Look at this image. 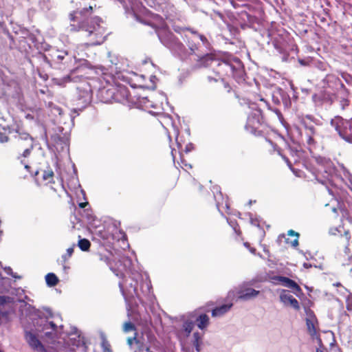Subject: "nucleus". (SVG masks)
Returning <instances> with one entry per match:
<instances>
[{
  "instance_id": "f257e3e1",
  "label": "nucleus",
  "mask_w": 352,
  "mask_h": 352,
  "mask_svg": "<svg viewBox=\"0 0 352 352\" xmlns=\"http://www.w3.org/2000/svg\"><path fill=\"white\" fill-rule=\"evenodd\" d=\"M155 11L162 13H155V33L160 42L175 56L185 60L189 55H194L201 62L200 65L212 67L222 82L226 78H232L239 84L245 82L246 74L244 65L239 58L228 54L221 58H213L210 54L211 44L205 35L192 28L173 24V29L176 32H188L185 34L188 50L179 38L166 29L168 25L167 21L173 22L175 20L173 6L166 2L158 3L157 6H155Z\"/></svg>"
},
{
  "instance_id": "f03ea898",
  "label": "nucleus",
  "mask_w": 352,
  "mask_h": 352,
  "mask_svg": "<svg viewBox=\"0 0 352 352\" xmlns=\"http://www.w3.org/2000/svg\"><path fill=\"white\" fill-rule=\"evenodd\" d=\"M93 11V6L84 8L80 11H74L69 15L70 30L72 32L85 31L87 32L89 45H98L106 38L105 29L100 24L102 19L99 16L88 18L87 14Z\"/></svg>"
},
{
  "instance_id": "7ed1b4c3",
  "label": "nucleus",
  "mask_w": 352,
  "mask_h": 352,
  "mask_svg": "<svg viewBox=\"0 0 352 352\" xmlns=\"http://www.w3.org/2000/svg\"><path fill=\"white\" fill-rule=\"evenodd\" d=\"M156 99L160 102V107H157L155 104V128L157 130H160V129L164 130L169 142H170V132L169 129L170 127L175 137L177 146L180 150L182 148V142L179 137V130L174 125L172 118L164 113L169 107L167 97L163 92L159 91L157 95L155 94Z\"/></svg>"
},
{
  "instance_id": "20e7f679",
  "label": "nucleus",
  "mask_w": 352,
  "mask_h": 352,
  "mask_svg": "<svg viewBox=\"0 0 352 352\" xmlns=\"http://www.w3.org/2000/svg\"><path fill=\"white\" fill-rule=\"evenodd\" d=\"M298 124L294 127L298 133L299 141L307 145L311 151L316 147L320 133L317 128L320 124L318 119L312 115H301L298 116Z\"/></svg>"
},
{
  "instance_id": "39448f33",
  "label": "nucleus",
  "mask_w": 352,
  "mask_h": 352,
  "mask_svg": "<svg viewBox=\"0 0 352 352\" xmlns=\"http://www.w3.org/2000/svg\"><path fill=\"white\" fill-rule=\"evenodd\" d=\"M14 131L15 135L12 142L13 150L19 154L17 159L24 164L25 168L28 170L30 166L25 164L23 158L28 157L34 149V139L28 133L22 131L19 126L14 129Z\"/></svg>"
},
{
  "instance_id": "423d86ee",
  "label": "nucleus",
  "mask_w": 352,
  "mask_h": 352,
  "mask_svg": "<svg viewBox=\"0 0 352 352\" xmlns=\"http://www.w3.org/2000/svg\"><path fill=\"white\" fill-rule=\"evenodd\" d=\"M322 84L324 89H331L337 95L342 109H345L349 105V91L338 76L333 74H327L322 80Z\"/></svg>"
},
{
  "instance_id": "0eeeda50",
  "label": "nucleus",
  "mask_w": 352,
  "mask_h": 352,
  "mask_svg": "<svg viewBox=\"0 0 352 352\" xmlns=\"http://www.w3.org/2000/svg\"><path fill=\"white\" fill-rule=\"evenodd\" d=\"M54 172L52 169L45 170L43 173V179L46 182L45 186V195L47 199L57 201L63 195L67 194L61 182L56 183L52 181L54 179Z\"/></svg>"
},
{
  "instance_id": "6e6552de",
  "label": "nucleus",
  "mask_w": 352,
  "mask_h": 352,
  "mask_svg": "<svg viewBox=\"0 0 352 352\" xmlns=\"http://www.w3.org/2000/svg\"><path fill=\"white\" fill-rule=\"evenodd\" d=\"M265 33L267 44L272 45L278 53L283 55V59L286 60L289 55V51L294 50V46L289 45L286 38L280 34L270 33L268 31Z\"/></svg>"
},
{
  "instance_id": "1a4fd4ad",
  "label": "nucleus",
  "mask_w": 352,
  "mask_h": 352,
  "mask_svg": "<svg viewBox=\"0 0 352 352\" xmlns=\"http://www.w3.org/2000/svg\"><path fill=\"white\" fill-rule=\"evenodd\" d=\"M317 162L320 168H318L316 172L313 173L318 182L326 184L327 182L331 181L336 170L335 166L331 160L326 158L319 157L317 159Z\"/></svg>"
},
{
  "instance_id": "9d476101",
  "label": "nucleus",
  "mask_w": 352,
  "mask_h": 352,
  "mask_svg": "<svg viewBox=\"0 0 352 352\" xmlns=\"http://www.w3.org/2000/svg\"><path fill=\"white\" fill-rule=\"evenodd\" d=\"M258 294L259 291L250 287L248 283H243L234 289L230 290L227 298L231 300L236 298V300L248 301L256 298Z\"/></svg>"
},
{
  "instance_id": "9b49d317",
  "label": "nucleus",
  "mask_w": 352,
  "mask_h": 352,
  "mask_svg": "<svg viewBox=\"0 0 352 352\" xmlns=\"http://www.w3.org/2000/svg\"><path fill=\"white\" fill-rule=\"evenodd\" d=\"M92 100V90L90 84L86 81L80 82L76 87L74 96L76 105L80 109L85 108Z\"/></svg>"
},
{
  "instance_id": "f8f14e48",
  "label": "nucleus",
  "mask_w": 352,
  "mask_h": 352,
  "mask_svg": "<svg viewBox=\"0 0 352 352\" xmlns=\"http://www.w3.org/2000/svg\"><path fill=\"white\" fill-rule=\"evenodd\" d=\"M331 125L335 128L341 138L352 143V119L347 120L336 118L331 120Z\"/></svg>"
},
{
  "instance_id": "ddd939ff",
  "label": "nucleus",
  "mask_w": 352,
  "mask_h": 352,
  "mask_svg": "<svg viewBox=\"0 0 352 352\" xmlns=\"http://www.w3.org/2000/svg\"><path fill=\"white\" fill-rule=\"evenodd\" d=\"M263 122L261 111L259 109H255L249 113L245 129L248 132L258 135L261 133L260 127Z\"/></svg>"
},
{
  "instance_id": "4468645a",
  "label": "nucleus",
  "mask_w": 352,
  "mask_h": 352,
  "mask_svg": "<svg viewBox=\"0 0 352 352\" xmlns=\"http://www.w3.org/2000/svg\"><path fill=\"white\" fill-rule=\"evenodd\" d=\"M312 100L317 107L325 106L329 107L333 102L338 100L337 95L334 93L329 92L327 89H324L323 91L312 96Z\"/></svg>"
},
{
  "instance_id": "2eb2a0df",
  "label": "nucleus",
  "mask_w": 352,
  "mask_h": 352,
  "mask_svg": "<svg viewBox=\"0 0 352 352\" xmlns=\"http://www.w3.org/2000/svg\"><path fill=\"white\" fill-rule=\"evenodd\" d=\"M272 98L274 104L277 105L282 104L285 109H288L292 104L289 94L281 88H276L274 90Z\"/></svg>"
},
{
  "instance_id": "dca6fc26",
  "label": "nucleus",
  "mask_w": 352,
  "mask_h": 352,
  "mask_svg": "<svg viewBox=\"0 0 352 352\" xmlns=\"http://www.w3.org/2000/svg\"><path fill=\"white\" fill-rule=\"evenodd\" d=\"M25 340L31 349L40 352H46L45 346L38 339L37 336L31 331H25Z\"/></svg>"
},
{
  "instance_id": "f3484780",
  "label": "nucleus",
  "mask_w": 352,
  "mask_h": 352,
  "mask_svg": "<svg viewBox=\"0 0 352 352\" xmlns=\"http://www.w3.org/2000/svg\"><path fill=\"white\" fill-rule=\"evenodd\" d=\"M114 102L124 103L129 101V91L124 85H115Z\"/></svg>"
},
{
  "instance_id": "a211bd4d",
  "label": "nucleus",
  "mask_w": 352,
  "mask_h": 352,
  "mask_svg": "<svg viewBox=\"0 0 352 352\" xmlns=\"http://www.w3.org/2000/svg\"><path fill=\"white\" fill-rule=\"evenodd\" d=\"M280 300L285 305L291 306L296 310L300 309L298 301L287 290H282L280 294Z\"/></svg>"
},
{
  "instance_id": "6ab92c4d",
  "label": "nucleus",
  "mask_w": 352,
  "mask_h": 352,
  "mask_svg": "<svg viewBox=\"0 0 352 352\" xmlns=\"http://www.w3.org/2000/svg\"><path fill=\"white\" fill-rule=\"evenodd\" d=\"M287 236L292 237L295 236V239L294 240H290L289 238L286 237L285 234H282L278 236L277 243L279 245H282V243H285L286 244H290L292 247H297L298 245L299 234L292 230H289L287 232Z\"/></svg>"
},
{
  "instance_id": "aec40b11",
  "label": "nucleus",
  "mask_w": 352,
  "mask_h": 352,
  "mask_svg": "<svg viewBox=\"0 0 352 352\" xmlns=\"http://www.w3.org/2000/svg\"><path fill=\"white\" fill-rule=\"evenodd\" d=\"M274 280L279 281L283 286L288 287L293 290L295 294H298L301 292V289L299 285L293 280L282 276H276L273 278Z\"/></svg>"
},
{
  "instance_id": "412c9836",
  "label": "nucleus",
  "mask_w": 352,
  "mask_h": 352,
  "mask_svg": "<svg viewBox=\"0 0 352 352\" xmlns=\"http://www.w3.org/2000/svg\"><path fill=\"white\" fill-rule=\"evenodd\" d=\"M115 89L114 85L103 87L100 90L99 95L101 100L104 103H112L114 102Z\"/></svg>"
},
{
  "instance_id": "4be33fe9",
  "label": "nucleus",
  "mask_w": 352,
  "mask_h": 352,
  "mask_svg": "<svg viewBox=\"0 0 352 352\" xmlns=\"http://www.w3.org/2000/svg\"><path fill=\"white\" fill-rule=\"evenodd\" d=\"M217 5L230 4L233 8H237L240 7L247 8L250 11V6L245 3L247 0H212Z\"/></svg>"
},
{
  "instance_id": "5701e85b",
  "label": "nucleus",
  "mask_w": 352,
  "mask_h": 352,
  "mask_svg": "<svg viewBox=\"0 0 352 352\" xmlns=\"http://www.w3.org/2000/svg\"><path fill=\"white\" fill-rule=\"evenodd\" d=\"M232 300H230V302L226 303L225 305H222L221 306L217 307L212 311V316L213 317H221L226 314L233 305Z\"/></svg>"
},
{
  "instance_id": "b1692460",
  "label": "nucleus",
  "mask_w": 352,
  "mask_h": 352,
  "mask_svg": "<svg viewBox=\"0 0 352 352\" xmlns=\"http://www.w3.org/2000/svg\"><path fill=\"white\" fill-rule=\"evenodd\" d=\"M195 323L192 320H186L184 321L182 329L179 331V336L187 338L190 336L194 327Z\"/></svg>"
},
{
  "instance_id": "393cba45",
  "label": "nucleus",
  "mask_w": 352,
  "mask_h": 352,
  "mask_svg": "<svg viewBox=\"0 0 352 352\" xmlns=\"http://www.w3.org/2000/svg\"><path fill=\"white\" fill-rule=\"evenodd\" d=\"M209 316L206 314H200L195 320L197 325L201 330L206 329L209 324Z\"/></svg>"
},
{
  "instance_id": "a878e982",
  "label": "nucleus",
  "mask_w": 352,
  "mask_h": 352,
  "mask_svg": "<svg viewBox=\"0 0 352 352\" xmlns=\"http://www.w3.org/2000/svg\"><path fill=\"white\" fill-rule=\"evenodd\" d=\"M68 54L67 52H56L54 54L51 55L52 61L56 64H63L65 62L63 61Z\"/></svg>"
},
{
  "instance_id": "bb28decb",
  "label": "nucleus",
  "mask_w": 352,
  "mask_h": 352,
  "mask_svg": "<svg viewBox=\"0 0 352 352\" xmlns=\"http://www.w3.org/2000/svg\"><path fill=\"white\" fill-rule=\"evenodd\" d=\"M140 103L144 111H148V113H150L151 115H153V111L151 110H148V109L150 107L151 108L153 107L154 104H153L152 101L148 100V97L141 98L140 100Z\"/></svg>"
},
{
  "instance_id": "cd10ccee",
  "label": "nucleus",
  "mask_w": 352,
  "mask_h": 352,
  "mask_svg": "<svg viewBox=\"0 0 352 352\" xmlns=\"http://www.w3.org/2000/svg\"><path fill=\"white\" fill-rule=\"evenodd\" d=\"M46 283L50 287L56 286L58 283V278L54 273H48L45 276Z\"/></svg>"
},
{
  "instance_id": "c85d7f7f",
  "label": "nucleus",
  "mask_w": 352,
  "mask_h": 352,
  "mask_svg": "<svg viewBox=\"0 0 352 352\" xmlns=\"http://www.w3.org/2000/svg\"><path fill=\"white\" fill-rule=\"evenodd\" d=\"M289 150L294 162H298L301 157L302 152L297 147H289Z\"/></svg>"
},
{
  "instance_id": "c756f323",
  "label": "nucleus",
  "mask_w": 352,
  "mask_h": 352,
  "mask_svg": "<svg viewBox=\"0 0 352 352\" xmlns=\"http://www.w3.org/2000/svg\"><path fill=\"white\" fill-rule=\"evenodd\" d=\"M78 245L82 251H88L90 248L91 243L87 239H81L78 241Z\"/></svg>"
},
{
  "instance_id": "7c9ffc66",
  "label": "nucleus",
  "mask_w": 352,
  "mask_h": 352,
  "mask_svg": "<svg viewBox=\"0 0 352 352\" xmlns=\"http://www.w3.org/2000/svg\"><path fill=\"white\" fill-rule=\"evenodd\" d=\"M210 18L214 21L218 22L219 20L222 21L226 23L225 17L222 13L219 11L213 10L211 13H210Z\"/></svg>"
},
{
  "instance_id": "2f4dec72",
  "label": "nucleus",
  "mask_w": 352,
  "mask_h": 352,
  "mask_svg": "<svg viewBox=\"0 0 352 352\" xmlns=\"http://www.w3.org/2000/svg\"><path fill=\"white\" fill-rule=\"evenodd\" d=\"M311 64L314 65L316 68L321 71H327L328 65L324 63L320 60H311Z\"/></svg>"
},
{
  "instance_id": "473e14b6",
  "label": "nucleus",
  "mask_w": 352,
  "mask_h": 352,
  "mask_svg": "<svg viewBox=\"0 0 352 352\" xmlns=\"http://www.w3.org/2000/svg\"><path fill=\"white\" fill-rule=\"evenodd\" d=\"M123 331L125 333H129L130 331H135V333L136 332V328H135V326L133 323H132L131 322L129 321V322H126L124 323L123 324Z\"/></svg>"
},
{
  "instance_id": "72a5a7b5",
  "label": "nucleus",
  "mask_w": 352,
  "mask_h": 352,
  "mask_svg": "<svg viewBox=\"0 0 352 352\" xmlns=\"http://www.w3.org/2000/svg\"><path fill=\"white\" fill-rule=\"evenodd\" d=\"M307 326L310 335L314 336L316 334V329L315 328L314 324L311 320L309 319L307 320Z\"/></svg>"
},
{
  "instance_id": "f704fd0d",
  "label": "nucleus",
  "mask_w": 352,
  "mask_h": 352,
  "mask_svg": "<svg viewBox=\"0 0 352 352\" xmlns=\"http://www.w3.org/2000/svg\"><path fill=\"white\" fill-rule=\"evenodd\" d=\"M284 160L286 162L287 166L289 167V168L292 170V172L298 177H300V170H296L295 168H292V162L287 158L284 157Z\"/></svg>"
},
{
  "instance_id": "c9c22d12",
  "label": "nucleus",
  "mask_w": 352,
  "mask_h": 352,
  "mask_svg": "<svg viewBox=\"0 0 352 352\" xmlns=\"http://www.w3.org/2000/svg\"><path fill=\"white\" fill-rule=\"evenodd\" d=\"M341 76L346 83L348 85H352V76L348 73L342 72L341 73Z\"/></svg>"
},
{
  "instance_id": "e433bc0d",
  "label": "nucleus",
  "mask_w": 352,
  "mask_h": 352,
  "mask_svg": "<svg viewBox=\"0 0 352 352\" xmlns=\"http://www.w3.org/2000/svg\"><path fill=\"white\" fill-rule=\"evenodd\" d=\"M12 302V298L9 296H0V305H3L6 303H10Z\"/></svg>"
},
{
  "instance_id": "4c0bfd02",
  "label": "nucleus",
  "mask_w": 352,
  "mask_h": 352,
  "mask_svg": "<svg viewBox=\"0 0 352 352\" xmlns=\"http://www.w3.org/2000/svg\"><path fill=\"white\" fill-rule=\"evenodd\" d=\"M73 253H74V247L67 248V253L63 255V256H62L64 262H65L67 260V258L71 257L72 255L73 254Z\"/></svg>"
},
{
  "instance_id": "58836bf2",
  "label": "nucleus",
  "mask_w": 352,
  "mask_h": 352,
  "mask_svg": "<svg viewBox=\"0 0 352 352\" xmlns=\"http://www.w3.org/2000/svg\"><path fill=\"white\" fill-rule=\"evenodd\" d=\"M244 14H245L247 19L250 23H254V21L256 20V17L253 16L252 14L248 13L247 10H244Z\"/></svg>"
},
{
  "instance_id": "ea45409f",
  "label": "nucleus",
  "mask_w": 352,
  "mask_h": 352,
  "mask_svg": "<svg viewBox=\"0 0 352 352\" xmlns=\"http://www.w3.org/2000/svg\"><path fill=\"white\" fill-rule=\"evenodd\" d=\"M201 344H202L201 340H192V344L195 346L197 352H200Z\"/></svg>"
},
{
  "instance_id": "a19ab883",
  "label": "nucleus",
  "mask_w": 352,
  "mask_h": 352,
  "mask_svg": "<svg viewBox=\"0 0 352 352\" xmlns=\"http://www.w3.org/2000/svg\"><path fill=\"white\" fill-rule=\"evenodd\" d=\"M346 309H347V310L351 311L352 310V294H350L347 297L346 300Z\"/></svg>"
},
{
  "instance_id": "79ce46f5",
  "label": "nucleus",
  "mask_w": 352,
  "mask_h": 352,
  "mask_svg": "<svg viewBox=\"0 0 352 352\" xmlns=\"http://www.w3.org/2000/svg\"><path fill=\"white\" fill-rule=\"evenodd\" d=\"M135 342L136 343L138 342V340H137V333L135 332L134 333V336L133 337H131V338H127V344L131 346L133 344V342Z\"/></svg>"
},
{
  "instance_id": "37998d69",
  "label": "nucleus",
  "mask_w": 352,
  "mask_h": 352,
  "mask_svg": "<svg viewBox=\"0 0 352 352\" xmlns=\"http://www.w3.org/2000/svg\"><path fill=\"white\" fill-rule=\"evenodd\" d=\"M9 140L8 136L3 132H0V142L1 143H6L8 142Z\"/></svg>"
},
{
  "instance_id": "c03bdc74",
  "label": "nucleus",
  "mask_w": 352,
  "mask_h": 352,
  "mask_svg": "<svg viewBox=\"0 0 352 352\" xmlns=\"http://www.w3.org/2000/svg\"><path fill=\"white\" fill-rule=\"evenodd\" d=\"M194 149V145L192 143H188L186 145L184 151L186 153H189Z\"/></svg>"
},
{
  "instance_id": "a18cd8bd",
  "label": "nucleus",
  "mask_w": 352,
  "mask_h": 352,
  "mask_svg": "<svg viewBox=\"0 0 352 352\" xmlns=\"http://www.w3.org/2000/svg\"><path fill=\"white\" fill-rule=\"evenodd\" d=\"M228 223L232 227L234 230L236 232H237V223L235 221H229L228 220Z\"/></svg>"
},
{
  "instance_id": "49530a36",
  "label": "nucleus",
  "mask_w": 352,
  "mask_h": 352,
  "mask_svg": "<svg viewBox=\"0 0 352 352\" xmlns=\"http://www.w3.org/2000/svg\"><path fill=\"white\" fill-rule=\"evenodd\" d=\"M272 110L277 115V116L279 118V120H281V119L283 118V116H282L280 110L276 109V108H274V109H273Z\"/></svg>"
},
{
  "instance_id": "de8ad7c7",
  "label": "nucleus",
  "mask_w": 352,
  "mask_h": 352,
  "mask_svg": "<svg viewBox=\"0 0 352 352\" xmlns=\"http://www.w3.org/2000/svg\"><path fill=\"white\" fill-rule=\"evenodd\" d=\"M250 221L252 225L259 227V220L257 218L253 219L251 217Z\"/></svg>"
},
{
  "instance_id": "09e8293b",
  "label": "nucleus",
  "mask_w": 352,
  "mask_h": 352,
  "mask_svg": "<svg viewBox=\"0 0 352 352\" xmlns=\"http://www.w3.org/2000/svg\"><path fill=\"white\" fill-rule=\"evenodd\" d=\"M193 340H201V336L199 332H195L193 333Z\"/></svg>"
},
{
  "instance_id": "8fccbe9b",
  "label": "nucleus",
  "mask_w": 352,
  "mask_h": 352,
  "mask_svg": "<svg viewBox=\"0 0 352 352\" xmlns=\"http://www.w3.org/2000/svg\"><path fill=\"white\" fill-rule=\"evenodd\" d=\"M214 197H215V199H216V206H217V209L219 210V211H220V212H221V205H222L223 204H221V203L219 202V201H218V200H217V197H216V196H215Z\"/></svg>"
},
{
  "instance_id": "3c124183",
  "label": "nucleus",
  "mask_w": 352,
  "mask_h": 352,
  "mask_svg": "<svg viewBox=\"0 0 352 352\" xmlns=\"http://www.w3.org/2000/svg\"><path fill=\"white\" fill-rule=\"evenodd\" d=\"M308 62H309V60H304V59H300L299 60V63L302 65H309Z\"/></svg>"
},
{
  "instance_id": "603ef678",
  "label": "nucleus",
  "mask_w": 352,
  "mask_h": 352,
  "mask_svg": "<svg viewBox=\"0 0 352 352\" xmlns=\"http://www.w3.org/2000/svg\"><path fill=\"white\" fill-rule=\"evenodd\" d=\"M49 324L50 325V327L54 329V330H56V325L55 324V323L54 322H49Z\"/></svg>"
},
{
  "instance_id": "864d4df0",
  "label": "nucleus",
  "mask_w": 352,
  "mask_h": 352,
  "mask_svg": "<svg viewBox=\"0 0 352 352\" xmlns=\"http://www.w3.org/2000/svg\"><path fill=\"white\" fill-rule=\"evenodd\" d=\"M311 266L312 265L310 263H303V267L306 269L310 268V267H311Z\"/></svg>"
},
{
  "instance_id": "5fc2aeb1",
  "label": "nucleus",
  "mask_w": 352,
  "mask_h": 352,
  "mask_svg": "<svg viewBox=\"0 0 352 352\" xmlns=\"http://www.w3.org/2000/svg\"><path fill=\"white\" fill-rule=\"evenodd\" d=\"M224 86L226 89H228V91L229 92L230 91V86L229 85L228 82H224Z\"/></svg>"
},
{
  "instance_id": "6e6d98bb",
  "label": "nucleus",
  "mask_w": 352,
  "mask_h": 352,
  "mask_svg": "<svg viewBox=\"0 0 352 352\" xmlns=\"http://www.w3.org/2000/svg\"><path fill=\"white\" fill-rule=\"evenodd\" d=\"M208 78L209 81H212V80L218 81L217 78H213V77H211V76H208Z\"/></svg>"
},
{
  "instance_id": "4d7b16f0",
  "label": "nucleus",
  "mask_w": 352,
  "mask_h": 352,
  "mask_svg": "<svg viewBox=\"0 0 352 352\" xmlns=\"http://www.w3.org/2000/svg\"><path fill=\"white\" fill-rule=\"evenodd\" d=\"M170 147L171 148V155H172L173 158L174 160L175 159V155H174V153L173 152H174L175 149L172 148V146L170 144Z\"/></svg>"
},
{
  "instance_id": "13d9d810",
  "label": "nucleus",
  "mask_w": 352,
  "mask_h": 352,
  "mask_svg": "<svg viewBox=\"0 0 352 352\" xmlns=\"http://www.w3.org/2000/svg\"><path fill=\"white\" fill-rule=\"evenodd\" d=\"M56 110L58 112V113L60 115L62 113V110L60 108L57 107L56 108Z\"/></svg>"
},
{
  "instance_id": "bf43d9fd",
  "label": "nucleus",
  "mask_w": 352,
  "mask_h": 352,
  "mask_svg": "<svg viewBox=\"0 0 352 352\" xmlns=\"http://www.w3.org/2000/svg\"><path fill=\"white\" fill-rule=\"evenodd\" d=\"M225 206L227 209H229L230 206H229V204L228 203V200L226 201L225 202Z\"/></svg>"
},
{
  "instance_id": "052dcab7",
  "label": "nucleus",
  "mask_w": 352,
  "mask_h": 352,
  "mask_svg": "<svg viewBox=\"0 0 352 352\" xmlns=\"http://www.w3.org/2000/svg\"><path fill=\"white\" fill-rule=\"evenodd\" d=\"M86 204H87V203H81L79 204V206L80 208H84Z\"/></svg>"
},
{
  "instance_id": "680f3d73",
  "label": "nucleus",
  "mask_w": 352,
  "mask_h": 352,
  "mask_svg": "<svg viewBox=\"0 0 352 352\" xmlns=\"http://www.w3.org/2000/svg\"><path fill=\"white\" fill-rule=\"evenodd\" d=\"M250 250L252 253H254V252L256 251V250L254 248H251V249H250Z\"/></svg>"
},
{
  "instance_id": "e2e57ef3",
  "label": "nucleus",
  "mask_w": 352,
  "mask_h": 352,
  "mask_svg": "<svg viewBox=\"0 0 352 352\" xmlns=\"http://www.w3.org/2000/svg\"><path fill=\"white\" fill-rule=\"evenodd\" d=\"M101 259H103V258H101ZM109 258L107 257L104 258V261L107 263Z\"/></svg>"
},
{
  "instance_id": "0e129e2a",
  "label": "nucleus",
  "mask_w": 352,
  "mask_h": 352,
  "mask_svg": "<svg viewBox=\"0 0 352 352\" xmlns=\"http://www.w3.org/2000/svg\"><path fill=\"white\" fill-rule=\"evenodd\" d=\"M307 253H305V256L306 259H308L309 256H307Z\"/></svg>"
},
{
  "instance_id": "69168bd1",
  "label": "nucleus",
  "mask_w": 352,
  "mask_h": 352,
  "mask_svg": "<svg viewBox=\"0 0 352 352\" xmlns=\"http://www.w3.org/2000/svg\"><path fill=\"white\" fill-rule=\"evenodd\" d=\"M291 89L294 91V85H291Z\"/></svg>"
},
{
  "instance_id": "338daca9",
  "label": "nucleus",
  "mask_w": 352,
  "mask_h": 352,
  "mask_svg": "<svg viewBox=\"0 0 352 352\" xmlns=\"http://www.w3.org/2000/svg\"><path fill=\"white\" fill-rule=\"evenodd\" d=\"M316 352H323L322 350H320V349H317L316 350Z\"/></svg>"
},
{
  "instance_id": "774afa93",
  "label": "nucleus",
  "mask_w": 352,
  "mask_h": 352,
  "mask_svg": "<svg viewBox=\"0 0 352 352\" xmlns=\"http://www.w3.org/2000/svg\"><path fill=\"white\" fill-rule=\"evenodd\" d=\"M266 104L268 107V109H271V108H270V105H269V104L267 102H266Z\"/></svg>"
}]
</instances>
